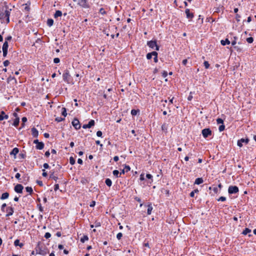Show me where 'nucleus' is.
<instances>
[{
  "label": "nucleus",
  "instance_id": "f257e3e1",
  "mask_svg": "<svg viewBox=\"0 0 256 256\" xmlns=\"http://www.w3.org/2000/svg\"><path fill=\"white\" fill-rule=\"evenodd\" d=\"M10 11L11 9L6 8L4 12L0 13V19L2 20V22L8 24L10 22Z\"/></svg>",
  "mask_w": 256,
  "mask_h": 256
},
{
  "label": "nucleus",
  "instance_id": "f03ea898",
  "mask_svg": "<svg viewBox=\"0 0 256 256\" xmlns=\"http://www.w3.org/2000/svg\"><path fill=\"white\" fill-rule=\"evenodd\" d=\"M147 45L152 49H155L156 50H159V46H158L156 40H150L147 42Z\"/></svg>",
  "mask_w": 256,
  "mask_h": 256
},
{
  "label": "nucleus",
  "instance_id": "7ed1b4c3",
  "mask_svg": "<svg viewBox=\"0 0 256 256\" xmlns=\"http://www.w3.org/2000/svg\"><path fill=\"white\" fill-rule=\"evenodd\" d=\"M78 4L84 8H89L90 6L88 0H78Z\"/></svg>",
  "mask_w": 256,
  "mask_h": 256
},
{
  "label": "nucleus",
  "instance_id": "20e7f679",
  "mask_svg": "<svg viewBox=\"0 0 256 256\" xmlns=\"http://www.w3.org/2000/svg\"><path fill=\"white\" fill-rule=\"evenodd\" d=\"M202 136L204 138H207L212 134V130L210 128H204L202 132Z\"/></svg>",
  "mask_w": 256,
  "mask_h": 256
},
{
  "label": "nucleus",
  "instance_id": "39448f33",
  "mask_svg": "<svg viewBox=\"0 0 256 256\" xmlns=\"http://www.w3.org/2000/svg\"><path fill=\"white\" fill-rule=\"evenodd\" d=\"M228 192L230 194H236L238 192V188L236 186H230Z\"/></svg>",
  "mask_w": 256,
  "mask_h": 256
},
{
  "label": "nucleus",
  "instance_id": "423d86ee",
  "mask_svg": "<svg viewBox=\"0 0 256 256\" xmlns=\"http://www.w3.org/2000/svg\"><path fill=\"white\" fill-rule=\"evenodd\" d=\"M34 143L36 144V148L38 150H42L44 148V144L42 142H39L38 140L34 141Z\"/></svg>",
  "mask_w": 256,
  "mask_h": 256
},
{
  "label": "nucleus",
  "instance_id": "0eeeda50",
  "mask_svg": "<svg viewBox=\"0 0 256 256\" xmlns=\"http://www.w3.org/2000/svg\"><path fill=\"white\" fill-rule=\"evenodd\" d=\"M72 124L76 130H78L80 128V125L79 120L77 118H74L72 122Z\"/></svg>",
  "mask_w": 256,
  "mask_h": 256
},
{
  "label": "nucleus",
  "instance_id": "6e6552de",
  "mask_svg": "<svg viewBox=\"0 0 256 256\" xmlns=\"http://www.w3.org/2000/svg\"><path fill=\"white\" fill-rule=\"evenodd\" d=\"M95 122L93 120H90L88 124H85L82 126V128L84 129L89 128H92L94 125Z\"/></svg>",
  "mask_w": 256,
  "mask_h": 256
},
{
  "label": "nucleus",
  "instance_id": "1a4fd4ad",
  "mask_svg": "<svg viewBox=\"0 0 256 256\" xmlns=\"http://www.w3.org/2000/svg\"><path fill=\"white\" fill-rule=\"evenodd\" d=\"M248 138H241L238 141V146L240 147H242L244 143L247 144H248Z\"/></svg>",
  "mask_w": 256,
  "mask_h": 256
},
{
  "label": "nucleus",
  "instance_id": "9d476101",
  "mask_svg": "<svg viewBox=\"0 0 256 256\" xmlns=\"http://www.w3.org/2000/svg\"><path fill=\"white\" fill-rule=\"evenodd\" d=\"M185 12L188 18L192 20L194 18V14L190 12V9L186 8L185 10Z\"/></svg>",
  "mask_w": 256,
  "mask_h": 256
},
{
  "label": "nucleus",
  "instance_id": "9b49d317",
  "mask_svg": "<svg viewBox=\"0 0 256 256\" xmlns=\"http://www.w3.org/2000/svg\"><path fill=\"white\" fill-rule=\"evenodd\" d=\"M23 186L20 184H16L14 187V190L18 193H22L23 190Z\"/></svg>",
  "mask_w": 256,
  "mask_h": 256
},
{
  "label": "nucleus",
  "instance_id": "f8f14e48",
  "mask_svg": "<svg viewBox=\"0 0 256 256\" xmlns=\"http://www.w3.org/2000/svg\"><path fill=\"white\" fill-rule=\"evenodd\" d=\"M6 212H7L6 216H9L12 215L14 213V208L11 206H8L6 208Z\"/></svg>",
  "mask_w": 256,
  "mask_h": 256
},
{
  "label": "nucleus",
  "instance_id": "ddd939ff",
  "mask_svg": "<svg viewBox=\"0 0 256 256\" xmlns=\"http://www.w3.org/2000/svg\"><path fill=\"white\" fill-rule=\"evenodd\" d=\"M70 75L68 71H66L62 74V78L64 81L68 82V78H70Z\"/></svg>",
  "mask_w": 256,
  "mask_h": 256
},
{
  "label": "nucleus",
  "instance_id": "4468645a",
  "mask_svg": "<svg viewBox=\"0 0 256 256\" xmlns=\"http://www.w3.org/2000/svg\"><path fill=\"white\" fill-rule=\"evenodd\" d=\"M8 118V116L6 114L4 111H2L0 113V121L4 120V119L7 120Z\"/></svg>",
  "mask_w": 256,
  "mask_h": 256
},
{
  "label": "nucleus",
  "instance_id": "2eb2a0df",
  "mask_svg": "<svg viewBox=\"0 0 256 256\" xmlns=\"http://www.w3.org/2000/svg\"><path fill=\"white\" fill-rule=\"evenodd\" d=\"M14 245L16 246H19L20 248H22L24 246V244L22 242H20V240L17 239V240H14Z\"/></svg>",
  "mask_w": 256,
  "mask_h": 256
},
{
  "label": "nucleus",
  "instance_id": "dca6fc26",
  "mask_svg": "<svg viewBox=\"0 0 256 256\" xmlns=\"http://www.w3.org/2000/svg\"><path fill=\"white\" fill-rule=\"evenodd\" d=\"M19 152V150L17 148H14L12 149V150L10 152V154L14 155V156L18 154Z\"/></svg>",
  "mask_w": 256,
  "mask_h": 256
},
{
  "label": "nucleus",
  "instance_id": "f3484780",
  "mask_svg": "<svg viewBox=\"0 0 256 256\" xmlns=\"http://www.w3.org/2000/svg\"><path fill=\"white\" fill-rule=\"evenodd\" d=\"M204 182L203 179L202 178H198L196 179L194 184H200Z\"/></svg>",
  "mask_w": 256,
  "mask_h": 256
},
{
  "label": "nucleus",
  "instance_id": "a211bd4d",
  "mask_svg": "<svg viewBox=\"0 0 256 256\" xmlns=\"http://www.w3.org/2000/svg\"><path fill=\"white\" fill-rule=\"evenodd\" d=\"M230 41L228 39H226L224 40H222L220 41V44L222 46H226V44H230Z\"/></svg>",
  "mask_w": 256,
  "mask_h": 256
},
{
  "label": "nucleus",
  "instance_id": "6ab92c4d",
  "mask_svg": "<svg viewBox=\"0 0 256 256\" xmlns=\"http://www.w3.org/2000/svg\"><path fill=\"white\" fill-rule=\"evenodd\" d=\"M62 16V12L60 10H56L54 14V18H58L59 16Z\"/></svg>",
  "mask_w": 256,
  "mask_h": 256
},
{
  "label": "nucleus",
  "instance_id": "aec40b11",
  "mask_svg": "<svg viewBox=\"0 0 256 256\" xmlns=\"http://www.w3.org/2000/svg\"><path fill=\"white\" fill-rule=\"evenodd\" d=\"M8 42L7 41H5L4 42L3 44L2 49L4 50H8Z\"/></svg>",
  "mask_w": 256,
  "mask_h": 256
},
{
  "label": "nucleus",
  "instance_id": "412c9836",
  "mask_svg": "<svg viewBox=\"0 0 256 256\" xmlns=\"http://www.w3.org/2000/svg\"><path fill=\"white\" fill-rule=\"evenodd\" d=\"M148 208L147 213H148V214L150 215L151 214L153 208H152V206L151 204H149L148 206Z\"/></svg>",
  "mask_w": 256,
  "mask_h": 256
},
{
  "label": "nucleus",
  "instance_id": "4be33fe9",
  "mask_svg": "<svg viewBox=\"0 0 256 256\" xmlns=\"http://www.w3.org/2000/svg\"><path fill=\"white\" fill-rule=\"evenodd\" d=\"M19 122H20V118H16L14 121L13 126H14L16 127H17L19 124Z\"/></svg>",
  "mask_w": 256,
  "mask_h": 256
},
{
  "label": "nucleus",
  "instance_id": "5701e85b",
  "mask_svg": "<svg viewBox=\"0 0 256 256\" xmlns=\"http://www.w3.org/2000/svg\"><path fill=\"white\" fill-rule=\"evenodd\" d=\"M105 183L109 187L112 186V182L110 178H106L105 180Z\"/></svg>",
  "mask_w": 256,
  "mask_h": 256
},
{
  "label": "nucleus",
  "instance_id": "b1692460",
  "mask_svg": "<svg viewBox=\"0 0 256 256\" xmlns=\"http://www.w3.org/2000/svg\"><path fill=\"white\" fill-rule=\"evenodd\" d=\"M47 253V252L41 249H40L38 252H36V254L42 256H45Z\"/></svg>",
  "mask_w": 256,
  "mask_h": 256
},
{
  "label": "nucleus",
  "instance_id": "393cba45",
  "mask_svg": "<svg viewBox=\"0 0 256 256\" xmlns=\"http://www.w3.org/2000/svg\"><path fill=\"white\" fill-rule=\"evenodd\" d=\"M251 232V230L248 228H246L242 232V234L244 235H246L247 234Z\"/></svg>",
  "mask_w": 256,
  "mask_h": 256
},
{
  "label": "nucleus",
  "instance_id": "a878e982",
  "mask_svg": "<svg viewBox=\"0 0 256 256\" xmlns=\"http://www.w3.org/2000/svg\"><path fill=\"white\" fill-rule=\"evenodd\" d=\"M32 134L34 136H37L38 135V131L36 128H32Z\"/></svg>",
  "mask_w": 256,
  "mask_h": 256
},
{
  "label": "nucleus",
  "instance_id": "bb28decb",
  "mask_svg": "<svg viewBox=\"0 0 256 256\" xmlns=\"http://www.w3.org/2000/svg\"><path fill=\"white\" fill-rule=\"evenodd\" d=\"M8 196H9L8 193L4 192L2 194V195L1 196V199H2V200L6 199V198H8Z\"/></svg>",
  "mask_w": 256,
  "mask_h": 256
},
{
  "label": "nucleus",
  "instance_id": "cd10ccee",
  "mask_svg": "<svg viewBox=\"0 0 256 256\" xmlns=\"http://www.w3.org/2000/svg\"><path fill=\"white\" fill-rule=\"evenodd\" d=\"M54 24V20L52 19H48L47 20V24L49 26H51Z\"/></svg>",
  "mask_w": 256,
  "mask_h": 256
},
{
  "label": "nucleus",
  "instance_id": "c85d7f7f",
  "mask_svg": "<svg viewBox=\"0 0 256 256\" xmlns=\"http://www.w3.org/2000/svg\"><path fill=\"white\" fill-rule=\"evenodd\" d=\"M88 238L87 236H84L80 238V242L82 243L88 240Z\"/></svg>",
  "mask_w": 256,
  "mask_h": 256
},
{
  "label": "nucleus",
  "instance_id": "c756f323",
  "mask_svg": "<svg viewBox=\"0 0 256 256\" xmlns=\"http://www.w3.org/2000/svg\"><path fill=\"white\" fill-rule=\"evenodd\" d=\"M113 174L116 177L118 178L120 177V174L118 170H114L112 172Z\"/></svg>",
  "mask_w": 256,
  "mask_h": 256
},
{
  "label": "nucleus",
  "instance_id": "7c9ffc66",
  "mask_svg": "<svg viewBox=\"0 0 256 256\" xmlns=\"http://www.w3.org/2000/svg\"><path fill=\"white\" fill-rule=\"evenodd\" d=\"M146 177L148 178V179H150V184H151L152 182H153V180H152V174H146Z\"/></svg>",
  "mask_w": 256,
  "mask_h": 256
},
{
  "label": "nucleus",
  "instance_id": "2f4dec72",
  "mask_svg": "<svg viewBox=\"0 0 256 256\" xmlns=\"http://www.w3.org/2000/svg\"><path fill=\"white\" fill-rule=\"evenodd\" d=\"M62 116H64V117H66V116L67 115L66 110L65 108H62Z\"/></svg>",
  "mask_w": 256,
  "mask_h": 256
},
{
  "label": "nucleus",
  "instance_id": "473e14b6",
  "mask_svg": "<svg viewBox=\"0 0 256 256\" xmlns=\"http://www.w3.org/2000/svg\"><path fill=\"white\" fill-rule=\"evenodd\" d=\"M162 129L164 132H166L168 129V126L166 124H164L162 126Z\"/></svg>",
  "mask_w": 256,
  "mask_h": 256
},
{
  "label": "nucleus",
  "instance_id": "72a5a7b5",
  "mask_svg": "<svg viewBox=\"0 0 256 256\" xmlns=\"http://www.w3.org/2000/svg\"><path fill=\"white\" fill-rule=\"evenodd\" d=\"M22 127L24 128V123L27 121V118L26 117H23L22 118Z\"/></svg>",
  "mask_w": 256,
  "mask_h": 256
},
{
  "label": "nucleus",
  "instance_id": "f704fd0d",
  "mask_svg": "<svg viewBox=\"0 0 256 256\" xmlns=\"http://www.w3.org/2000/svg\"><path fill=\"white\" fill-rule=\"evenodd\" d=\"M99 12L102 15H105L106 14V12L103 8H100V9Z\"/></svg>",
  "mask_w": 256,
  "mask_h": 256
},
{
  "label": "nucleus",
  "instance_id": "c9c22d12",
  "mask_svg": "<svg viewBox=\"0 0 256 256\" xmlns=\"http://www.w3.org/2000/svg\"><path fill=\"white\" fill-rule=\"evenodd\" d=\"M26 191L30 194H32V187L27 186L26 188Z\"/></svg>",
  "mask_w": 256,
  "mask_h": 256
},
{
  "label": "nucleus",
  "instance_id": "e433bc0d",
  "mask_svg": "<svg viewBox=\"0 0 256 256\" xmlns=\"http://www.w3.org/2000/svg\"><path fill=\"white\" fill-rule=\"evenodd\" d=\"M70 163L72 164V165H73L75 164V160L74 158L71 156L70 158Z\"/></svg>",
  "mask_w": 256,
  "mask_h": 256
},
{
  "label": "nucleus",
  "instance_id": "4c0bfd02",
  "mask_svg": "<svg viewBox=\"0 0 256 256\" xmlns=\"http://www.w3.org/2000/svg\"><path fill=\"white\" fill-rule=\"evenodd\" d=\"M253 41L254 38L252 37H249L246 38V42L249 44L252 43Z\"/></svg>",
  "mask_w": 256,
  "mask_h": 256
},
{
  "label": "nucleus",
  "instance_id": "58836bf2",
  "mask_svg": "<svg viewBox=\"0 0 256 256\" xmlns=\"http://www.w3.org/2000/svg\"><path fill=\"white\" fill-rule=\"evenodd\" d=\"M209 189L210 190H212L214 192V193L216 194L218 192V188L216 187H214V188H212V187H210L209 188Z\"/></svg>",
  "mask_w": 256,
  "mask_h": 256
},
{
  "label": "nucleus",
  "instance_id": "ea45409f",
  "mask_svg": "<svg viewBox=\"0 0 256 256\" xmlns=\"http://www.w3.org/2000/svg\"><path fill=\"white\" fill-rule=\"evenodd\" d=\"M216 122L218 124H223L224 120L222 118H218L216 119Z\"/></svg>",
  "mask_w": 256,
  "mask_h": 256
},
{
  "label": "nucleus",
  "instance_id": "a19ab883",
  "mask_svg": "<svg viewBox=\"0 0 256 256\" xmlns=\"http://www.w3.org/2000/svg\"><path fill=\"white\" fill-rule=\"evenodd\" d=\"M225 128V126L222 124V125L220 126L218 128V130L220 132H222Z\"/></svg>",
  "mask_w": 256,
  "mask_h": 256
},
{
  "label": "nucleus",
  "instance_id": "79ce46f5",
  "mask_svg": "<svg viewBox=\"0 0 256 256\" xmlns=\"http://www.w3.org/2000/svg\"><path fill=\"white\" fill-rule=\"evenodd\" d=\"M237 38L236 36L234 37V40L232 42V44L234 46L236 44Z\"/></svg>",
  "mask_w": 256,
  "mask_h": 256
},
{
  "label": "nucleus",
  "instance_id": "37998d69",
  "mask_svg": "<svg viewBox=\"0 0 256 256\" xmlns=\"http://www.w3.org/2000/svg\"><path fill=\"white\" fill-rule=\"evenodd\" d=\"M204 65L205 66L206 68H208L210 66V64L207 61H204Z\"/></svg>",
  "mask_w": 256,
  "mask_h": 256
},
{
  "label": "nucleus",
  "instance_id": "c03bdc74",
  "mask_svg": "<svg viewBox=\"0 0 256 256\" xmlns=\"http://www.w3.org/2000/svg\"><path fill=\"white\" fill-rule=\"evenodd\" d=\"M64 118H61V117H58L56 118V121L58 122H60L62 121L63 120H64Z\"/></svg>",
  "mask_w": 256,
  "mask_h": 256
},
{
  "label": "nucleus",
  "instance_id": "a18cd8bd",
  "mask_svg": "<svg viewBox=\"0 0 256 256\" xmlns=\"http://www.w3.org/2000/svg\"><path fill=\"white\" fill-rule=\"evenodd\" d=\"M51 236V234L50 232H46L44 234V238H48Z\"/></svg>",
  "mask_w": 256,
  "mask_h": 256
},
{
  "label": "nucleus",
  "instance_id": "49530a36",
  "mask_svg": "<svg viewBox=\"0 0 256 256\" xmlns=\"http://www.w3.org/2000/svg\"><path fill=\"white\" fill-rule=\"evenodd\" d=\"M122 233L121 232H119L116 235V238L118 239V240H120L121 239L122 237Z\"/></svg>",
  "mask_w": 256,
  "mask_h": 256
},
{
  "label": "nucleus",
  "instance_id": "de8ad7c7",
  "mask_svg": "<svg viewBox=\"0 0 256 256\" xmlns=\"http://www.w3.org/2000/svg\"><path fill=\"white\" fill-rule=\"evenodd\" d=\"M226 200V198L224 196H220L218 200V201L224 202Z\"/></svg>",
  "mask_w": 256,
  "mask_h": 256
},
{
  "label": "nucleus",
  "instance_id": "09e8293b",
  "mask_svg": "<svg viewBox=\"0 0 256 256\" xmlns=\"http://www.w3.org/2000/svg\"><path fill=\"white\" fill-rule=\"evenodd\" d=\"M102 133L101 131L98 130L96 132V136L98 137H102Z\"/></svg>",
  "mask_w": 256,
  "mask_h": 256
},
{
  "label": "nucleus",
  "instance_id": "8fccbe9b",
  "mask_svg": "<svg viewBox=\"0 0 256 256\" xmlns=\"http://www.w3.org/2000/svg\"><path fill=\"white\" fill-rule=\"evenodd\" d=\"M152 56L151 52L148 53L146 54V58L148 60H150V58H152Z\"/></svg>",
  "mask_w": 256,
  "mask_h": 256
},
{
  "label": "nucleus",
  "instance_id": "3c124183",
  "mask_svg": "<svg viewBox=\"0 0 256 256\" xmlns=\"http://www.w3.org/2000/svg\"><path fill=\"white\" fill-rule=\"evenodd\" d=\"M131 114L132 116H136L137 114V111L135 110H131Z\"/></svg>",
  "mask_w": 256,
  "mask_h": 256
},
{
  "label": "nucleus",
  "instance_id": "603ef678",
  "mask_svg": "<svg viewBox=\"0 0 256 256\" xmlns=\"http://www.w3.org/2000/svg\"><path fill=\"white\" fill-rule=\"evenodd\" d=\"M60 62V60L59 58H54V62L55 64H58V63Z\"/></svg>",
  "mask_w": 256,
  "mask_h": 256
},
{
  "label": "nucleus",
  "instance_id": "864d4df0",
  "mask_svg": "<svg viewBox=\"0 0 256 256\" xmlns=\"http://www.w3.org/2000/svg\"><path fill=\"white\" fill-rule=\"evenodd\" d=\"M10 64V62L8 60H6L4 62V66H7Z\"/></svg>",
  "mask_w": 256,
  "mask_h": 256
},
{
  "label": "nucleus",
  "instance_id": "5fc2aeb1",
  "mask_svg": "<svg viewBox=\"0 0 256 256\" xmlns=\"http://www.w3.org/2000/svg\"><path fill=\"white\" fill-rule=\"evenodd\" d=\"M162 76L164 78H166L167 76H168V72H167L166 71H164L162 72Z\"/></svg>",
  "mask_w": 256,
  "mask_h": 256
},
{
  "label": "nucleus",
  "instance_id": "6e6d98bb",
  "mask_svg": "<svg viewBox=\"0 0 256 256\" xmlns=\"http://www.w3.org/2000/svg\"><path fill=\"white\" fill-rule=\"evenodd\" d=\"M240 16L238 14H236V18L237 22H239L240 20Z\"/></svg>",
  "mask_w": 256,
  "mask_h": 256
},
{
  "label": "nucleus",
  "instance_id": "4d7b16f0",
  "mask_svg": "<svg viewBox=\"0 0 256 256\" xmlns=\"http://www.w3.org/2000/svg\"><path fill=\"white\" fill-rule=\"evenodd\" d=\"M42 175L44 177H46L48 176L47 172H46L45 170H42Z\"/></svg>",
  "mask_w": 256,
  "mask_h": 256
},
{
  "label": "nucleus",
  "instance_id": "13d9d810",
  "mask_svg": "<svg viewBox=\"0 0 256 256\" xmlns=\"http://www.w3.org/2000/svg\"><path fill=\"white\" fill-rule=\"evenodd\" d=\"M144 174H142L140 175V180H144Z\"/></svg>",
  "mask_w": 256,
  "mask_h": 256
},
{
  "label": "nucleus",
  "instance_id": "bf43d9fd",
  "mask_svg": "<svg viewBox=\"0 0 256 256\" xmlns=\"http://www.w3.org/2000/svg\"><path fill=\"white\" fill-rule=\"evenodd\" d=\"M95 205H96V202H95V201H92V202H90V207H94V206H95Z\"/></svg>",
  "mask_w": 256,
  "mask_h": 256
},
{
  "label": "nucleus",
  "instance_id": "052dcab7",
  "mask_svg": "<svg viewBox=\"0 0 256 256\" xmlns=\"http://www.w3.org/2000/svg\"><path fill=\"white\" fill-rule=\"evenodd\" d=\"M59 188V185L58 184H56L54 186V190L55 191L57 190Z\"/></svg>",
  "mask_w": 256,
  "mask_h": 256
},
{
  "label": "nucleus",
  "instance_id": "680f3d73",
  "mask_svg": "<svg viewBox=\"0 0 256 256\" xmlns=\"http://www.w3.org/2000/svg\"><path fill=\"white\" fill-rule=\"evenodd\" d=\"M152 56H158V54L156 52H151Z\"/></svg>",
  "mask_w": 256,
  "mask_h": 256
},
{
  "label": "nucleus",
  "instance_id": "e2e57ef3",
  "mask_svg": "<svg viewBox=\"0 0 256 256\" xmlns=\"http://www.w3.org/2000/svg\"><path fill=\"white\" fill-rule=\"evenodd\" d=\"M20 175L19 173H16V176H15V177L16 179L18 180H20Z\"/></svg>",
  "mask_w": 256,
  "mask_h": 256
},
{
  "label": "nucleus",
  "instance_id": "0e129e2a",
  "mask_svg": "<svg viewBox=\"0 0 256 256\" xmlns=\"http://www.w3.org/2000/svg\"><path fill=\"white\" fill-rule=\"evenodd\" d=\"M43 166L44 168H48L50 167L49 165L47 163H44Z\"/></svg>",
  "mask_w": 256,
  "mask_h": 256
},
{
  "label": "nucleus",
  "instance_id": "69168bd1",
  "mask_svg": "<svg viewBox=\"0 0 256 256\" xmlns=\"http://www.w3.org/2000/svg\"><path fill=\"white\" fill-rule=\"evenodd\" d=\"M188 62V60L186 59L184 60L182 62V64L184 66H186Z\"/></svg>",
  "mask_w": 256,
  "mask_h": 256
},
{
  "label": "nucleus",
  "instance_id": "338daca9",
  "mask_svg": "<svg viewBox=\"0 0 256 256\" xmlns=\"http://www.w3.org/2000/svg\"><path fill=\"white\" fill-rule=\"evenodd\" d=\"M38 206L40 211L41 212H43V208L42 207L41 204L38 205Z\"/></svg>",
  "mask_w": 256,
  "mask_h": 256
},
{
  "label": "nucleus",
  "instance_id": "774afa93",
  "mask_svg": "<svg viewBox=\"0 0 256 256\" xmlns=\"http://www.w3.org/2000/svg\"><path fill=\"white\" fill-rule=\"evenodd\" d=\"M119 160V158L118 156H115L114 157V160L115 161V162H118Z\"/></svg>",
  "mask_w": 256,
  "mask_h": 256
}]
</instances>
